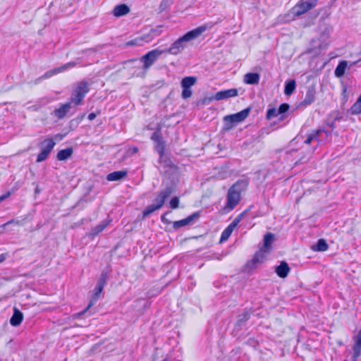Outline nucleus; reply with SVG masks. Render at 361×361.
Instances as JSON below:
<instances>
[{
    "instance_id": "45",
    "label": "nucleus",
    "mask_w": 361,
    "mask_h": 361,
    "mask_svg": "<svg viewBox=\"0 0 361 361\" xmlns=\"http://www.w3.org/2000/svg\"><path fill=\"white\" fill-rule=\"evenodd\" d=\"M97 116V114L95 113H90L89 115H88V119L90 121H92L94 120Z\"/></svg>"
},
{
    "instance_id": "28",
    "label": "nucleus",
    "mask_w": 361,
    "mask_h": 361,
    "mask_svg": "<svg viewBox=\"0 0 361 361\" xmlns=\"http://www.w3.org/2000/svg\"><path fill=\"white\" fill-rule=\"evenodd\" d=\"M109 221H103L97 226L94 227L91 230V235H96L102 232L109 224Z\"/></svg>"
},
{
    "instance_id": "21",
    "label": "nucleus",
    "mask_w": 361,
    "mask_h": 361,
    "mask_svg": "<svg viewBox=\"0 0 361 361\" xmlns=\"http://www.w3.org/2000/svg\"><path fill=\"white\" fill-rule=\"evenodd\" d=\"M322 133V131L321 130L312 131L307 136L306 139L304 140V143L309 145L312 142H317L318 144L319 142V136Z\"/></svg>"
},
{
    "instance_id": "25",
    "label": "nucleus",
    "mask_w": 361,
    "mask_h": 361,
    "mask_svg": "<svg viewBox=\"0 0 361 361\" xmlns=\"http://www.w3.org/2000/svg\"><path fill=\"white\" fill-rule=\"evenodd\" d=\"M72 147H68L62 150H60L56 155V158L59 161H65L70 158L73 154Z\"/></svg>"
},
{
    "instance_id": "43",
    "label": "nucleus",
    "mask_w": 361,
    "mask_h": 361,
    "mask_svg": "<svg viewBox=\"0 0 361 361\" xmlns=\"http://www.w3.org/2000/svg\"><path fill=\"white\" fill-rule=\"evenodd\" d=\"M56 75V73H54V69L53 70H51L48 72H47L44 75H43V78H50L51 77L52 75Z\"/></svg>"
},
{
    "instance_id": "3",
    "label": "nucleus",
    "mask_w": 361,
    "mask_h": 361,
    "mask_svg": "<svg viewBox=\"0 0 361 361\" xmlns=\"http://www.w3.org/2000/svg\"><path fill=\"white\" fill-rule=\"evenodd\" d=\"M161 27V25H158L155 28H150L148 33L126 42V46H142L145 43L151 42L154 38L161 35L162 32Z\"/></svg>"
},
{
    "instance_id": "14",
    "label": "nucleus",
    "mask_w": 361,
    "mask_h": 361,
    "mask_svg": "<svg viewBox=\"0 0 361 361\" xmlns=\"http://www.w3.org/2000/svg\"><path fill=\"white\" fill-rule=\"evenodd\" d=\"M354 343L353 345V360L357 359L361 355V329L358 331L357 334L353 338Z\"/></svg>"
},
{
    "instance_id": "24",
    "label": "nucleus",
    "mask_w": 361,
    "mask_h": 361,
    "mask_svg": "<svg viewBox=\"0 0 361 361\" xmlns=\"http://www.w3.org/2000/svg\"><path fill=\"white\" fill-rule=\"evenodd\" d=\"M348 66V62L346 61H341L338 63L337 67L335 69L334 74L337 78H341L344 75L345 69Z\"/></svg>"
},
{
    "instance_id": "2",
    "label": "nucleus",
    "mask_w": 361,
    "mask_h": 361,
    "mask_svg": "<svg viewBox=\"0 0 361 361\" xmlns=\"http://www.w3.org/2000/svg\"><path fill=\"white\" fill-rule=\"evenodd\" d=\"M243 181H237L228 190L226 203L223 208L225 212H230L239 204L243 192Z\"/></svg>"
},
{
    "instance_id": "46",
    "label": "nucleus",
    "mask_w": 361,
    "mask_h": 361,
    "mask_svg": "<svg viewBox=\"0 0 361 361\" xmlns=\"http://www.w3.org/2000/svg\"><path fill=\"white\" fill-rule=\"evenodd\" d=\"M7 257V254L4 253L0 255V263L3 262Z\"/></svg>"
},
{
    "instance_id": "17",
    "label": "nucleus",
    "mask_w": 361,
    "mask_h": 361,
    "mask_svg": "<svg viewBox=\"0 0 361 361\" xmlns=\"http://www.w3.org/2000/svg\"><path fill=\"white\" fill-rule=\"evenodd\" d=\"M102 290H103L102 288L96 286V287L94 288V294H93L87 307L83 311L78 313L79 316L84 314L91 307H92L96 303V302L97 301Z\"/></svg>"
},
{
    "instance_id": "40",
    "label": "nucleus",
    "mask_w": 361,
    "mask_h": 361,
    "mask_svg": "<svg viewBox=\"0 0 361 361\" xmlns=\"http://www.w3.org/2000/svg\"><path fill=\"white\" fill-rule=\"evenodd\" d=\"M169 204H170V207L171 209H176L178 207V204H179V199L178 197H173L170 202H169Z\"/></svg>"
},
{
    "instance_id": "38",
    "label": "nucleus",
    "mask_w": 361,
    "mask_h": 361,
    "mask_svg": "<svg viewBox=\"0 0 361 361\" xmlns=\"http://www.w3.org/2000/svg\"><path fill=\"white\" fill-rule=\"evenodd\" d=\"M106 276L105 274H102L97 283V286L104 289V287L106 284Z\"/></svg>"
},
{
    "instance_id": "12",
    "label": "nucleus",
    "mask_w": 361,
    "mask_h": 361,
    "mask_svg": "<svg viewBox=\"0 0 361 361\" xmlns=\"http://www.w3.org/2000/svg\"><path fill=\"white\" fill-rule=\"evenodd\" d=\"M171 193L172 189L170 187H167L164 190L160 191L154 200L156 202L155 204L157 206V208L161 209L163 207L165 200L171 195Z\"/></svg>"
},
{
    "instance_id": "44",
    "label": "nucleus",
    "mask_w": 361,
    "mask_h": 361,
    "mask_svg": "<svg viewBox=\"0 0 361 361\" xmlns=\"http://www.w3.org/2000/svg\"><path fill=\"white\" fill-rule=\"evenodd\" d=\"M138 152V148L137 147H133L132 148H130L128 151V153L130 155H133Z\"/></svg>"
},
{
    "instance_id": "23",
    "label": "nucleus",
    "mask_w": 361,
    "mask_h": 361,
    "mask_svg": "<svg viewBox=\"0 0 361 361\" xmlns=\"http://www.w3.org/2000/svg\"><path fill=\"white\" fill-rule=\"evenodd\" d=\"M274 238V234L271 233H267L264 236V245L261 249L266 250L267 252H269L271 248V244L273 243Z\"/></svg>"
},
{
    "instance_id": "7",
    "label": "nucleus",
    "mask_w": 361,
    "mask_h": 361,
    "mask_svg": "<svg viewBox=\"0 0 361 361\" xmlns=\"http://www.w3.org/2000/svg\"><path fill=\"white\" fill-rule=\"evenodd\" d=\"M55 145L56 142L53 138H47L41 142L39 144L40 152L37 155V162L39 163L46 160Z\"/></svg>"
},
{
    "instance_id": "10",
    "label": "nucleus",
    "mask_w": 361,
    "mask_h": 361,
    "mask_svg": "<svg viewBox=\"0 0 361 361\" xmlns=\"http://www.w3.org/2000/svg\"><path fill=\"white\" fill-rule=\"evenodd\" d=\"M200 212H195L191 215L188 216L187 218L174 221L173 223V227L175 229H178L180 227L185 226L192 224L195 221L197 220L200 218Z\"/></svg>"
},
{
    "instance_id": "19",
    "label": "nucleus",
    "mask_w": 361,
    "mask_h": 361,
    "mask_svg": "<svg viewBox=\"0 0 361 361\" xmlns=\"http://www.w3.org/2000/svg\"><path fill=\"white\" fill-rule=\"evenodd\" d=\"M127 174L128 171L126 170L114 171L107 175L106 179L109 181L120 180L126 178Z\"/></svg>"
},
{
    "instance_id": "37",
    "label": "nucleus",
    "mask_w": 361,
    "mask_h": 361,
    "mask_svg": "<svg viewBox=\"0 0 361 361\" xmlns=\"http://www.w3.org/2000/svg\"><path fill=\"white\" fill-rule=\"evenodd\" d=\"M278 110L275 108L269 109L267 112V118L271 119L279 116Z\"/></svg>"
},
{
    "instance_id": "33",
    "label": "nucleus",
    "mask_w": 361,
    "mask_h": 361,
    "mask_svg": "<svg viewBox=\"0 0 361 361\" xmlns=\"http://www.w3.org/2000/svg\"><path fill=\"white\" fill-rule=\"evenodd\" d=\"M350 111L352 114H359L361 113V95L358 97L355 103L351 106Z\"/></svg>"
},
{
    "instance_id": "35",
    "label": "nucleus",
    "mask_w": 361,
    "mask_h": 361,
    "mask_svg": "<svg viewBox=\"0 0 361 361\" xmlns=\"http://www.w3.org/2000/svg\"><path fill=\"white\" fill-rule=\"evenodd\" d=\"M155 150L159 154L160 157H162L165 152V143L164 141L157 142L155 145Z\"/></svg>"
},
{
    "instance_id": "1",
    "label": "nucleus",
    "mask_w": 361,
    "mask_h": 361,
    "mask_svg": "<svg viewBox=\"0 0 361 361\" xmlns=\"http://www.w3.org/2000/svg\"><path fill=\"white\" fill-rule=\"evenodd\" d=\"M206 29L205 25H202L186 32L174 41L169 48L162 49L164 54H169L173 56L180 54L188 47L189 43L200 36Z\"/></svg>"
},
{
    "instance_id": "20",
    "label": "nucleus",
    "mask_w": 361,
    "mask_h": 361,
    "mask_svg": "<svg viewBox=\"0 0 361 361\" xmlns=\"http://www.w3.org/2000/svg\"><path fill=\"white\" fill-rule=\"evenodd\" d=\"M130 12V8L126 4H119L114 7L113 10L114 16L116 17L123 16Z\"/></svg>"
},
{
    "instance_id": "42",
    "label": "nucleus",
    "mask_w": 361,
    "mask_h": 361,
    "mask_svg": "<svg viewBox=\"0 0 361 361\" xmlns=\"http://www.w3.org/2000/svg\"><path fill=\"white\" fill-rule=\"evenodd\" d=\"M289 109V105L286 103L282 104L279 106V108L277 109L279 114H283L286 112Z\"/></svg>"
},
{
    "instance_id": "13",
    "label": "nucleus",
    "mask_w": 361,
    "mask_h": 361,
    "mask_svg": "<svg viewBox=\"0 0 361 361\" xmlns=\"http://www.w3.org/2000/svg\"><path fill=\"white\" fill-rule=\"evenodd\" d=\"M267 253H268V252L260 248V250L255 253L250 262L247 263V266L253 269L255 268L257 264L263 263L265 260Z\"/></svg>"
},
{
    "instance_id": "39",
    "label": "nucleus",
    "mask_w": 361,
    "mask_h": 361,
    "mask_svg": "<svg viewBox=\"0 0 361 361\" xmlns=\"http://www.w3.org/2000/svg\"><path fill=\"white\" fill-rule=\"evenodd\" d=\"M151 139H152L153 141H154L156 143H157V142H161V141H163V140H162V138H161V133H160V132H159V131H156V132H154V133L152 134V137H151Z\"/></svg>"
},
{
    "instance_id": "11",
    "label": "nucleus",
    "mask_w": 361,
    "mask_h": 361,
    "mask_svg": "<svg viewBox=\"0 0 361 361\" xmlns=\"http://www.w3.org/2000/svg\"><path fill=\"white\" fill-rule=\"evenodd\" d=\"M237 95L238 90L235 88H231L217 92L212 99L219 101L222 99H226L231 97H235Z\"/></svg>"
},
{
    "instance_id": "32",
    "label": "nucleus",
    "mask_w": 361,
    "mask_h": 361,
    "mask_svg": "<svg viewBox=\"0 0 361 361\" xmlns=\"http://www.w3.org/2000/svg\"><path fill=\"white\" fill-rule=\"evenodd\" d=\"M296 87L295 82L294 80H290L286 83L284 93L286 95H290L294 92Z\"/></svg>"
},
{
    "instance_id": "41",
    "label": "nucleus",
    "mask_w": 361,
    "mask_h": 361,
    "mask_svg": "<svg viewBox=\"0 0 361 361\" xmlns=\"http://www.w3.org/2000/svg\"><path fill=\"white\" fill-rule=\"evenodd\" d=\"M192 96V91L190 88H183L182 97L188 99Z\"/></svg>"
},
{
    "instance_id": "26",
    "label": "nucleus",
    "mask_w": 361,
    "mask_h": 361,
    "mask_svg": "<svg viewBox=\"0 0 361 361\" xmlns=\"http://www.w3.org/2000/svg\"><path fill=\"white\" fill-rule=\"evenodd\" d=\"M329 247L328 244L324 239H319L317 244L312 247V249L314 251L324 252L327 250Z\"/></svg>"
},
{
    "instance_id": "47",
    "label": "nucleus",
    "mask_w": 361,
    "mask_h": 361,
    "mask_svg": "<svg viewBox=\"0 0 361 361\" xmlns=\"http://www.w3.org/2000/svg\"><path fill=\"white\" fill-rule=\"evenodd\" d=\"M162 361H169V360L166 358V359H164Z\"/></svg>"
},
{
    "instance_id": "29",
    "label": "nucleus",
    "mask_w": 361,
    "mask_h": 361,
    "mask_svg": "<svg viewBox=\"0 0 361 361\" xmlns=\"http://www.w3.org/2000/svg\"><path fill=\"white\" fill-rule=\"evenodd\" d=\"M195 82H196L195 77H192V76L185 77L184 78H183V80L181 81V87L183 88H190V87H192V85H195Z\"/></svg>"
},
{
    "instance_id": "5",
    "label": "nucleus",
    "mask_w": 361,
    "mask_h": 361,
    "mask_svg": "<svg viewBox=\"0 0 361 361\" xmlns=\"http://www.w3.org/2000/svg\"><path fill=\"white\" fill-rule=\"evenodd\" d=\"M163 54L164 51L161 49H154L142 56L140 60L143 64V70L147 71Z\"/></svg>"
},
{
    "instance_id": "31",
    "label": "nucleus",
    "mask_w": 361,
    "mask_h": 361,
    "mask_svg": "<svg viewBox=\"0 0 361 361\" xmlns=\"http://www.w3.org/2000/svg\"><path fill=\"white\" fill-rule=\"evenodd\" d=\"M77 65V63L76 62H74V61H71V62H69V63H67L59 68H56L54 69V73H56V74H58L59 73H61V72H63L65 71H66L67 69L68 68H73L75 67V66Z\"/></svg>"
},
{
    "instance_id": "4",
    "label": "nucleus",
    "mask_w": 361,
    "mask_h": 361,
    "mask_svg": "<svg viewBox=\"0 0 361 361\" xmlns=\"http://www.w3.org/2000/svg\"><path fill=\"white\" fill-rule=\"evenodd\" d=\"M89 92L88 84L86 81H81L77 84L76 87L73 90L71 101V104L75 106L80 105L82 103L85 94Z\"/></svg>"
},
{
    "instance_id": "15",
    "label": "nucleus",
    "mask_w": 361,
    "mask_h": 361,
    "mask_svg": "<svg viewBox=\"0 0 361 361\" xmlns=\"http://www.w3.org/2000/svg\"><path fill=\"white\" fill-rule=\"evenodd\" d=\"M71 108V102H67L61 104L59 108L56 109L52 114L58 119L63 118L69 112Z\"/></svg>"
},
{
    "instance_id": "18",
    "label": "nucleus",
    "mask_w": 361,
    "mask_h": 361,
    "mask_svg": "<svg viewBox=\"0 0 361 361\" xmlns=\"http://www.w3.org/2000/svg\"><path fill=\"white\" fill-rule=\"evenodd\" d=\"M23 319V313L17 308L13 309V314L10 319V324L13 326H19Z\"/></svg>"
},
{
    "instance_id": "36",
    "label": "nucleus",
    "mask_w": 361,
    "mask_h": 361,
    "mask_svg": "<svg viewBox=\"0 0 361 361\" xmlns=\"http://www.w3.org/2000/svg\"><path fill=\"white\" fill-rule=\"evenodd\" d=\"M172 3L173 0H161L159 6V13L166 11L168 8L170 7Z\"/></svg>"
},
{
    "instance_id": "22",
    "label": "nucleus",
    "mask_w": 361,
    "mask_h": 361,
    "mask_svg": "<svg viewBox=\"0 0 361 361\" xmlns=\"http://www.w3.org/2000/svg\"><path fill=\"white\" fill-rule=\"evenodd\" d=\"M244 82L250 85H257L259 82V75L256 73H248L244 76Z\"/></svg>"
},
{
    "instance_id": "6",
    "label": "nucleus",
    "mask_w": 361,
    "mask_h": 361,
    "mask_svg": "<svg viewBox=\"0 0 361 361\" xmlns=\"http://www.w3.org/2000/svg\"><path fill=\"white\" fill-rule=\"evenodd\" d=\"M319 0L300 1L292 9L291 14L294 16H301L312 10L318 4Z\"/></svg>"
},
{
    "instance_id": "27",
    "label": "nucleus",
    "mask_w": 361,
    "mask_h": 361,
    "mask_svg": "<svg viewBox=\"0 0 361 361\" xmlns=\"http://www.w3.org/2000/svg\"><path fill=\"white\" fill-rule=\"evenodd\" d=\"M315 99V91L314 89H309L305 94V97L302 102L305 105L311 104Z\"/></svg>"
},
{
    "instance_id": "48",
    "label": "nucleus",
    "mask_w": 361,
    "mask_h": 361,
    "mask_svg": "<svg viewBox=\"0 0 361 361\" xmlns=\"http://www.w3.org/2000/svg\"><path fill=\"white\" fill-rule=\"evenodd\" d=\"M353 361H357V360H353Z\"/></svg>"
},
{
    "instance_id": "16",
    "label": "nucleus",
    "mask_w": 361,
    "mask_h": 361,
    "mask_svg": "<svg viewBox=\"0 0 361 361\" xmlns=\"http://www.w3.org/2000/svg\"><path fill=\"white\" fill-rule=\"evenodd\" d=\"M290 270L288 263L284 261L281 262L280 264L275 269L276 274L282 279L286 278L288 275Z\"/></svg>"
},
{
    "instance_id": "34",
    "label": "nucleus",
    "mask_w": 361,
    "mask_h": 361,
    "mask_svg": "<svg viewBox=\"0 0 361 361\" xmlns=\"http://www.w3.org/2000/svg\"><path fill=\"white\" fill-rule=\"evenodd\" d=\"M157 205L155 204H152L150 205H148L145 210L142 212V217L143 219L148 216L149 214H152L156 210L159 209V208H157Z\"/></svg>"
},
{
    "instance_id": "8",
    "label": "nucleus",
    "mask_w": 361,
    "mask_h": 361,
    "mask_svg": "<svg viewBox=\"0 0 361 361\" xmlns=\"http://www.w3.org/2000/svg\"><path fill=\"white\" fill-rule=\"evenodd\" d=\"M244 214L245 212H243L238 215L235 219L224 229L221 235V242L226 241L229 238L235 228L242 221Z\"/></svg>"
},
{
    "instance_id": "9",
    "label": "nucleus",
    "mask_w": 361,
    "mask_h": 361,
    "mask_svg": "<svg viewBox=\"0 0 361 361\" xmlns=\"http://www.w3.org/2000/svg\"><path fill=\"white\" fill-rule=\"evenodd\" d=\"M250 109L247 108L234 114L226 116L224 120L226 123H238L244 121L249 115Z\"/></svg>"
},
{
    "instance_id": "30",
    "label": "nucleus",
    "mask_w": 361,
    "mask_h": 361,
    "mask_svg": "<svg viewBox=\"0 0 361 361\" xmlns=\"http://www.w3.org/2000/svg\"><path fill=\"white\" fill-rule=\"evenodd\" d=\"M77 65V63L76 62H74V61H71V62H69V63H67L59 68H56L54 69V73H56V74H58L59 73H61V72H63L65 71H66L67 69L68 68H73L75 67V66Z\"/></svg>"
}]
</instances>
